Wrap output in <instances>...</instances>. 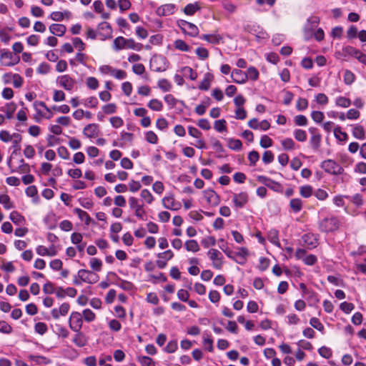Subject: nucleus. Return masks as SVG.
Wrapping results in <instances>:
<instances>
[{
    "label": "nucleus",
    "mask_w": 366,
    "mask_h": 366,
    "mask_svg": "<svg viewBox=\"0 0 366 366\" xmlns=\"http://www.w3.org/2000/svg\"><path fill=\"white\" fill-rule=\"evenodd\" d=\"M112 48L116 51L122 49H133L139 51L142 49L143 45L141 43L136 42L133 39L118 36L114 39Z\"/></svg>",
    "instance_id": "f257e3e1"
},
{
    "label": "nucleus",
    "mask_w": 366,
    "mask_h": 366,
    "mask_svg": "<svg viewBox=\"0 0 366 366\" xmlns=\"http://www.w3.org/2000/svg\"><path fill=\"white\" fill-rule=\"evenodd\" d=\"M33 107L36 112L34 119L36 122H40L42 119H50L54 116L51 109L49 108L44 102L36 101Z\"/></svg>",
    "instance_id": "f03ea898"
},
{
    "label": "nucleus",
    "mask_w": 366,
    "mask_h": 366,
    "mask_svg": "<svg viewBox=\"0 0 366 366\" xmlns=\"http://www.w3.org/2000/svg\"><path fill=\"white\" fill-rule=\"evenodd\" d=\"M339 227L340 220L335 216L323 218L319 222V229L322 232H332L337 230Z\"/></svg>",
    "instance_id": "7ed1b4c3"
},
{
    "label": "nucleus",
    "mask_w": 366,
    "mask_h": 366,
    "mask_svg": "<svg viewBox=\"0 0 366 366\" xmlns=\"http://www.w3.org/2000/svg\"><path fill=\"white\" fill-rule=\"evenodd\" d=\"M169 67V61L165 56L160 54L154 55L150 60V68L156 72L166 71Z\"/></svg>",
    "instance_id": "20e7f679"
},
{
    "label": "nucleus",
    "mask_w": 366,
    "mask_h": 366,
    "mask_svg": "<svg viewBox=\"0 0 366 366\" xmlns=\"http://www.w3.org/2000/svg\"><path fill=\"white\" fill-rule=\"evenodd\" d=\"M20 61L19 56L12 54L9 50L0 49V64L4 66H13Z\"/></svg>",
    "instance_id": "39448f33"
},
{
    "label": "nucleus",
    "mask_w": 366,
    "mask_h": 366,
    "mask_svg": "<svg viewBox=\"0 0 366 366\" xmlns=\"http://www.w3.org/2000/svg\"><path fill=\"white\" fill-rule=\"evenodd\" d=\"M129 207L134 211V215L141 220L147 219V212L144 209V205L139 203L137 198L134 197H130L129 199Z\"/></svg>",
    "instance_id": "423d86ee"
},
{
    "label": "nucleus",
    "mask_w": 366,
    "mask_h": 366,
    "mask_svg": "<svg viewBox=\"0 0 366 366\" xmlns=\"http://www.w3.org/2000/svg\"><path fill=\"white\" fill-rule=\"evenodd\" d=\"M56 83L66 91H72L76 86V81L69 74L59 76L56 79Z\"/></svg>",
    "instance_id": "0eeeda50"
},
{
    "label": "nucleus",
    "mask_w": 366,
    "mask_h": 366,
    "mask_svg": "<svg viewBox=\"0 0 366 366\" xmlns=\"http://www.w3.org/2000/svg\"><path fill=\"white\" fill-rule=\"evenodd\" d=\"M83 325L82 315L79 312H72L69 319V326L74 332L81 330Z\"/></svg>",
    "instance_id": "6e6552de"
},
{
    "label": "nucleus",
    "mask_w": 366,
    "mask_h": 366,
    "mask_svg": "<svg viewBox=\"0 0 366 366\" xmlns=\"http://www.w3.org/2000/svg\"><path fill=\"white\" fill-rule=\"evenodd\" d=\"M178 25L184 34L192 37H195L199 34V29L193 23L185 20H179Z\"/></svg>",
    "instance_id": "1a4fd4ad"
},
{
    "label": "nucleus",
    "mask_w": 366,
    "mask_h": 366,
    "mask_svg": "<svg viewBox=\"0 0 366 366\" xmlns=\"http://www.w3.org/2000/svg\"><path fill=\"white\" fill-rule=\"evenodd\" d=\"M78 272L79 277L85 283L92 285L97 282L99 280V276L92 271L81 269Z\"/></svg>",
    "instance_id": "9d476101"
},
{
    "label": "nucleus",
    "mask_w": 366,
    "mask_h": 366,
    "mask_svg": "<svg viewBox=\"0 0 366 366\" xmlns=\"http://www.w3.org/2000/svg\"><path fill=\"white\" fill-rule=\"evenodd\" d=\"M174 252L171 249L159 252L157 254V259L156 264L159 269H164L167 264V262L174 257Z\"/></svg>",
    "instance_id": "9b49d317"
},
{
    "label": "nucleus",
    "mask_w": 366,
    "mask_h": 366,
    "mask_svg": "<svg viewBox=\"0 0 366 366\" xmlns=\"http://www.w3.org/2000/svg\"><path fill=\"white\" fill-rule=\"evenodd\" d=\"M162 204L164 208L172 211H177L181 209L182 204L177 201L173 194L165 196L162 199Z\"/></svg>",
    "instance_id": "f8f14e48"
},
{
    "label": "nucleus",
    "mask_w": 366,
    "mask_h": 366,
    "mask_svg": "<svg viewBox=\"0 0 366 366\" xmlns=\"http://www.w3.org/2000/svg\"><path fill=\"white\" fill-rule=\"evenodd\" d=\"M207 255L212 261L213 267L217 269H220L223 264V256L222 253L216 249H210L207 252Z\"/></svg>",
    "instance_id": "ddd939ff"
},
{
    "label": "nucleus",
    "mask_w": 366,
    "mask_h": 366,
    "mask_svg": "<svg viewBox=\"0 0 366 366\" xmlns=\"http://www.w3.org/2000/svg\"><path fill=\"white\" fill-rule=\"evenodd\" d=\"M321 167L327 173L339 174L343 171L342 166L338 162H322Z\"/></svg>",
    "instance_id": "4468645a"
},
{
    "label": "nucleus",
    "mask_w": 366,
    "mask_h": 366,
    "mask_svg": "<svg viewBox=\"0 0 366 366\" xmlns=\"http://www.w3.org/2000/svg\"><path fill=\"white\" fill-rule=\"evenodd\" d=\"M11 172L27 174L30 172V166L24 162H7Z\"/></svg>",
    "instance_id": "2eb2a0df"
},
{
    "label": "nucleus",
    "mask_w": 366,
    "mask_h": 366,
    "mask_svg": "<svg viewBox=\"0 0 366 366\" xmlns=\"http://www.w3.org/2000/svg\"><path fill=\"white\" fill-rule=\"evenodd\" d=\"M258 181L271 190L276 192H282L283 187L281 184L264 176H259Z\"/></svg>",
    "instance_id": "dca6fc26"
},
{
    "label": "nucleus",
    "mask_w": 366,
    "mask_h": 366,
    "mask_svg": "<svg viewBox=\"0 0 366 366\" xmlns=\"http://www.w3.org/2000/svg\"><path fill=\"white\" fill-rule=\"evenodd\" d=\"M248 194L245 192L234 194L232 197L234 207L236 209L244 207L248 202Z\"/></svg>",
    "instance_id": "f3484780"
},
{
    "label": "nucleus",
    "mask_w": 366,
    "mask_h": 366,
    "mask_svg": "<svg viewBox=\"0 0 366 366\" xmlns=\"http://www.w3.org/2000/svg\"><path fill=\"white\" fill-rule=\"evenodd\" d=\"M319 23L320 18L318 16H312L307 19V24L305 26V36L306 39H309L312 36V31Z\"/></svg>",
    "instance_id": "a211bd4d"
},
{
    "label": "nucleus",
    "mask_w": 366,
    "mask_h": 366,
    "mask_svg": "<svg viewBox=\"0 0 366 366\" xmlns=\"http://www.w3.org/2000/svg\"><path fill=\"white\" fill-rule=\"evenodd\" d=\"M97 32L102 39L104 40L112 37V29L108 22L103 21L98 25Z\"/></svg>",
    "instance_id": "6ab92c4d"
},
{
    "label": "nucleus",
    "mask_w": 366,
    "mask_h": 366,
    "mask_svg": "<svg viewBox=\"0 0 366 366\" xmlns=\"http://www.w3.org/2000/svg\"><path fill=\"white\" fill-rule=\"evenodd\" d=\"M203 196L206 202L210 206H217L220 199L219 195L212 189H206L203 192Z\"/></svg>",
    "instance_id": "aec40b11"
},
{
    "label": "nucleus",
    "mask_w": 366,
    "mask_h": 366,
    "mask_svg": "<svg viewBox=\"0 0 366 366\" xmlns=\"http://www.w3.org/2000/svg\"><path fill=\"white\" fill-rule=\"evenodd\" d=\"M248 126L252 129H260L267 131L270 127V123L267 120L259 122L257 119L254 118L248 122Z\"/></svg>",
    "instance_id": "412c9836"
},
{
    "label": "nucleus",
    "mask_w": 366,
    "mask_h": 366,
    "mask_svg": "<svg viewBox=\"0 0 366 366\" xmlns=\"http://www.w3.org/2000/svg\"><path fill=\"white\" fill-rule=\"evenodd\" d=\"M99 133V125L94 123L87 124L83 129V134L90 139L97 137Z\"/></svg>",
    "instance_id": "4be33fe9"
},
{
    "label": "nucleus",
    "mask_w": 366,
    "mask_h": 366,
    "mask_svg": "<svg viewBox=\"0 0 366 366\" xmlns=\"http://www.w3.org/2000/svg\"><path fill=\"white\" fill-rule=\"evenodd\" d=\"M231 78L232 81L239 84H243L247 81L246 72L237 69L231 71Z\"/></svg>",
    "instance_id": "5701e85b"
},
{
    "label": "nucleus",
    "mask_w": 366,
    "mask_h": 366,
    "mask_svg": "<svg viewBox=\"0 0 366 366\" xmlns=\"http://www.w3.org/2000/svg\"><path fill=\"white\" fill-rule=\"evenodd\" d=\"M74 332L75 334L72 338V342L74 344L79 347H83L86 346L88 344L89 340L87 336L81 332V330Z\"/></svg>",
    "instance_id": "b1692460"
},
{
    "label": "nucleus",
    "mask_w": 366,
    "mask_h": 366,
    "mask_svg": "<svg viewBox=\"0 0 366 366\" xmlns=\"http://www.w3.org/2000/svg\"><path fill=\"white\" fill-rule=\"evenodd\" d=\"M69 304L65 302L61 304L59 308H54L51 311V314L54 319L57 320L61 316H65L69 312Z\"/></svg>",
    "instance_id": "393cba45"
},
{
    "label": "nucleus",
    "mask_w": 366,
    "mask_h": 366,
    "mask_svg": "<svg viewBox=\"0 0 366 366\" xmlns=\"http://www.w3.org/2000/svg\"><path fill=\"white\" fill-rule=\"evenodd\" d=\"M249 32L254 35L258 41L264 40L269 37L267 33L258 25H253L249 29Z\"/></svg>",
    "instance_id": "a878e982"
},
{
    "label": "nucleus",
    "mask_w": 366,
    "mask_h": 366,
    "mask_svg": "<svg viewBox=\"0 0 366 366\" xmlns=\"http://www.w3.org/2000/svg\"><path fill=\"white\" fill-rule=\"evenodd\" d=\"M345 51L347 54L354 56L360 62L366 65V55L365 54L352 46H347Z\"/></svg>",
    "instance_id": "bb28decb"
},
{
    "label": "nucleus",
    "mask_w": 366,
    "mask_h": 366,
    "mask_svg": "<svg viewBox=\"0 0 366 366\" xmlns=\"http://www.w3.org/2000/svg\"><path fill=\"white\" fill-rule=\"evenodd\" d=\"M200 39L213 44H219L223 40L222 36L217 32L210 34H202Z\"/></svg>",
    "instance_id": "cd10ccee"
},
{
    "label": "nucleus",
    "mask_w": 366,
    "mask_h": 366,
    "mask_svg": "<svg viewBox=\"0 0 366 366\" xmlns=\"http://www.w3.org/2000/svg\"><path fill=\"white\" fill-rule=\"evenodd\" d=\"M309 131L312 134L310 138V144L313 148L317 149L320 146L322 137L316 128L311 127Z\"/></svg>",
    "instance_id": "c85d7f7f"
},
{
    "label": "nucleus",
    "mask_w": 366,
    "mask_h": 366,
    "mask_svg": "<svg viewBox=\"0 0 366 366\" xmlns=\"http://www.w3.org/2000/svg\"><path fill=\"white\" fill-rule=\"evenodd\" d=\"M0 139L4 142H8L14 140V142L15 144H17L19 142H20L21 137L18 134H14L13 135H11L6 131H1L0 132Z\"/></svg>",
    "instance_id": "c756f323"
},
{
    "label": "nucleus",
    "mask_w": 366,
    "mask_h": 366,
    "mask_svg": "<svg viewBox=\"0 0 366 366\" xmlns=\"http://www.w3.org/2000/svg\"><path fill=\"white\" fill-rule=\"evenodd\" d=\"M50 32L56 36H62L66 31V27L61 24H52L49 26Z\"/></svg>",
    "instance_id": "7c9ffc66"
},
{
    "label": "nucleus",
    "mask_w": 366,
    "mask_h": 366,
    "mask_svg": "<svg viewBox=\"0 0 366 366\" xmlns=\"http://www.w3.org/2000/svg\"><path fill=\"white\" fill-rule=\"evenodd\" d=\"M74 212L78 216L79 219L84 222L85 225L89 226L92 222V219L89 214L79 208H75Z\"/></svg>",
    "instance_id": "2f4dec72"
},
{
    "label": "nucleus",
    "mask_w": 366,
    "mask_h": 366,
    "mask_svg": "<svg viewBox=\"0 0 366 366\" xmlns=\"http://www.w3.org/2000/svg\"><path fill=\"white\" fill-rule=\"evenodd\" d=\"M9 219L14 224L19 226H22L26 222L24 217L16 211H13L10 213Z\"/></svg>",
    "instance_id": "473e14b6"
},
{
    "label": "nucleus",
    "mask_w": 366,
    "mask_h": 366,
    "mask_svg": "<svg viewBox=\"0 0 366 366\" xmlns=\"http://www.w3.org/2000/svg\"><path fill=\"white\" fill-rule=\"evenodd\" d=\"M302 241L308 249H312L317 247V239L312 234H305L302 236Z\"/></svg>",
    "instance_id": "72a5a7b5"
},
{
    "label": "nucleus",
    "mask_w": 366,
    "mask_h": 366,
    "mask_svg": "<svg viewBox=\"0 0 366 366\" xmlns=\"http://www.w3.org/2000/svg\"><path fill=\"white\" fill-rule=\"evenodd\" d=\"M71 12L69 11H53L51 13L49 17L51 20L54 21H62L64 18H70Z\"/></svg>",
    "instance_id": "f704fd0d"
},
{
    "label": "nucleus",
    "mask_w": 366,
    "mask_h": 366,
    "mask_svg": "<svg viewBox=\"0 0 366 366\" xmlns=\"http://www.w3.org/2000/svg\"><path fill=\"white\" fill-rule=\"evenodd\" d=\"M81 104L86 108L95 109L99 104V101L96 97L92 96L81 99Z\"/></svg>",
    "instance_id": "c9c22d12"
},
{
    "label": "nucleus",
    "mask_w": 366,
    "mask_h": 366,
    "mask_svg": "<svg viewBox=\"0 0 366 366\" xmlns=\"http://www.w3.org/2000/svg\"><path fill=\"white\" fill-rule=\"evenodd\" d=\"M267 238L269 241L277 247H281L279 240V232L277 229H270L267 233Z\"/></svg>",
    "instance_id": "e433bc0d"
},
{
    "label": "nucleus",
    "mask_w": 366,
    "mask_h": 366,
    "mask_svg": "<svg viewBox=\"0 0 366 366\" xmlns=\"http://www.w3.org/2000/svg\"><path fill=\"white\" fill-rule=\"evenodd\" d=\"M181 72L182 73V75L189 79L190 80L194 81L197 79L198 74L197 73L192 69L190 66H184L181 69Z\"/></svg>",
    "instance_id": "4c0bfd02"
},
{
    "label": "nucleus",
    "mask_w": 366,
    "mask_h": 366,
    "mask_svg": "<svg viewBox=\"0 0 366 366\" xmlns=\"http://www.w3.org/2000/svg\"><path fill=\"white\" fill-rule=\"evenodd\" d=\"M175 9V6L172 4H167L162 6L157 10L159 14L163 16L170 15L174 13Z\"/></svg>",
    "instance_id": "58836bf2"
},
{
    "label": "nucleus",
    "mask_w": 366,
    "mask_h": 366,
    "mask_svg": "<svg viewBox=\"0 0 366 366\" xmlns=\"http://www.w3.org/2000/svg\"><path fill=\"white\" fill-rule=\"evenodd\" d=\"M213 79V76L210 73H206L204 79L199 85V89L201 90L207 91L209 89L211 81Z\"/></svg>",
    "instance_id": "ea45409f"
},
{
    "label": "nucleus",
    "mask_w": 366,
    "mask_h": 366,
    "mask_svg": "<svg viewBox=\"0 0 366 366\" xmlns=\"http://www.w3.org/2000/svg\"><path fill=\"white\" fill-rule=\"evenodd\" d=\"M303 202L299 198L292 199L290 202V207L295 213L300 212L302 209Z\"/></svg>",
    "instance_id": "a19ab883"
},
{
    "label": "nucleus",
    "mask_w": 366,
    "mask_h": 366,
    "mask_svg": "<svg viewBox=\"0 0 366 366\" xmlns=\"http://www.w3.org/2000/svg\"><path fill=\"white\" fill-rule=\"evenodd\" d=\"M184 247L187 251L192 252H197L200 249V247L195 239L187 240L184 243Z\"/></svg>",
    "instance_id": "79ce46f5"
},
{
    "label": "nucleus",
    "mask_w": 366,
    "mask_h": 366,
    "mask_svg": "<svg viewBox=\"0 0 366 366\" xmlns=\"http://www.w3.org/2000/svg\"><path fill=\"white\" fill-rule=\"evenodd\" d=\"M16 104L14 103L6 104L0 110L4 112L7 119H10L13 117L14 113L16 110Z\"/></svg>",
    "instance_id": "37998d69"
},
{
    "label": "nucleus",
    "mask_w": 366,
    "mask_h": 366,
    "mask_svg": "<svg viewBox=\"0 0 366 366\" xmlns=\"http://www.w3.org/2000/svg\"><path fill=\"white\" fill-rule=\"evenodd\" d=\"M147 107L155 112H160L163 109L162 102L157 99H152L150 100L147 104Z\"/></svg>",
    "instance_id": "c03bdc74"
},
{
    "label": "nucleus",
    "mask_w": 366,
    "mask_h": 366,
    "mask_svg": "<svg viewBox=\"0 0 366 366\" xmlns=\"http://www.w3.org/2000/svg\"><path fill=\"white\" fill-rule=\"evenodd\" d=\"M140 197L142 201H144L146 204H151L154 200L152 194L150 192L149 190L147 189H142L141 191Z\"/></svg>",
    "instance_id": "a18cd8bd"
},
{
    "label": "nucleus",
    "mask_w": 366,
    "mask_h": 366,
    "mask_svg": "<svg viewBox=\"0 0 366 366\" xmlns=\"http://www.w3.org/2000/svg\"><path fill=\"white\" fill-rule=\"evenodd\" d=\"M200 9V6L198 2H194L193 4H189L185 6L184 8V12L185 14L192 16L194 14L196 11Z\"/></svg>",
    "instance_id": "49530a36"
},
{
    "label": "nucleus",
    "mask_w": 366,
    "mask_h": 366,
    "mask_svg": "<svg viewBox=\"0 0 366 366\" xmlns=\"http://www.w3.org/2000/svg\"><path fill=\"white\" fill-rule=\"evenodd\" d=\"M174 46L176 49L181 51L188 52L191 50V47L182 39L175 40L174 42Z\"/></svg>",
    "instance_id": "de8ad7c7"
},
{
    "label": "nucleus",
    "mask_w": 366,
    "mask_h": 366,
    "mask_svg": "<svg viewBox=\"0 0 366 366\" xmlns=\"http://www.w3.org/2000/svg\"><path fill=\"white\" fill-rule=\"evenodd\" d=\"M353 136L358 139H364L365 138V130L362 126L356 124L352 129Z\"/></svg>",
    "instance_id": "09e8293b"
},
{
    "label": "nucleus",
    "mask_w": 366,
    "mask_h": 366,
    "mask_svg": "<svg viewBox=\"0 0 366 366\" xmlns=\"http://www.w3.org/2000/svg\"><path fill=\"white\" fill-rule=\"evenodd\" d=\"M351 100L345 97L340 96L335 99V105L339 107L347 108L351 105Z\"/></svg>",
    "instance_id": "8fccbe9b"
},
{
    "label": "nucleus",
    "mask_w": 366,
    "mask_h": 366,
    "mask_svg": "<svg viewBox=\"0 0 366 366\" xmlns=\"http://www.w3.org/2000/svg\"><path fill=\"white\" fill-rule=\"evenodd\" d=\"M82 318L83 320H84L86 322H92L95 320L96 319V315L95 313L92 311L90 309H85L82 311Z\"/></svg>",
    "instance_id": "3c124183"
},
{
    "label": "nucleus",
    "mask_w": 366,
    "mask_h": 366,
    "mask_svg": "<svg viewBox=\"0 0 366 366\" xmlns=\"http://www.w3.org/2000/svg\"><path fill=\"white\" fill-rule=\"evenodd\" d=\"M203 345L204 346L205 350L209 352H213L214 346H213V340L211 337V335H203Z\"/></svg>",
    "instance_id": "603ef678"
},
{
    "label": "nucleus",
    "mask_w": 366,
    "mask_h": 366,
    "mask_svg": "<svg viewBox=\"0 0 366 366\" xmlns=\"http://www.w3.org/2000/svg\"><path fill=\"white\" fill-rule=\"evenodd\" d=\"M25 193L28 197H33V202L36 204L39 202V197L37 196V189L35 186H29L26 190Z\"/></svg>",
    "instance_id": "864d4df0"
},
{
    "label": "nucleus",
    "mask_w": 366,
    "mask_h": 366,
    "mask_svg": "<svg viewBox=\"0 0 366 366\" xmlns=\"http://www.w3.org/2000/svg\"><path fill=\"white\" fill-rule=\"evenodd\" d=\"M157 84L159 88L164 92H169L172 88L171 82L166 79H159Z\"/></svg>",
    "instance_id": "5fc2aeb1"
},
{
    "label": "nucleus",
    "mask_w": 366,
    "mask_h": 366,
    "mask_svg": "<svg viewBox=\"0 0 366 366\" xmlns=\"http://www.w3.org/2000/svg\"><path fill=\"white\" fill-rule=\"evenodd\" d=\"M0 204H1L6 209H10L14 207V205L11 202L7 194L0 195Z\"/></svg>",
    "instance_id": "6e6d98bb"
},
{
    "label": "nucleus",
    "mask_w": 366,
    "mask_h": 366,
    "mask_svg": "<svg viewBox=\"0 0 366 366\" xmlns=\"http://www.w3.org/2000/svg\"><path fill=\"white\" fill-rule=\"evenodd\" d=\"M246 72V75L247 76V80L250 79L252 81H256L259 78V71L258 70L254 67L250 66L247 69Z\"/></svg>",
    "instance_id": "4d7b16f0"
},
{
    "label": "nucleus",
    "mask_w": 366,
    "mask_h": 366,
    "mask_svg": "<svg viewBox=\"0 0 366 366\" xmlns=\"http://www.w3.org/2000/svg\"><path fill=\"white\" fill-rule=\"evenodd\" d=\"M89 265L93 270L99 272L102 270V262L98 258L92 257L89 260Z\"/></svg>",
    "instance_id": "13d9d810"
},
{
    "label": "nucleus",
    "mask_w": 366,
    "mask_h": 366,
    "mask_svg": "<svg viewBox=\"0 0 366 366\" xmlns=\"http://www.w3.org/2000/svg\"><path fill=\"white\" fill-rule=\"evenodd\" d=\"M134 139V135L132 133L122 131L120 134V140L122 141V144H127L132 142Z\"/></svg>",
    "instance_id": "bf43d9fd"
},
{
    "label": "nucleus",
    "mask_w": 366,
    "mask_h": 366,
    "mask_svg": "<svg viewBox=\"0 0 366 366\" xmlns=\"http://www.w3.org/2000/svg\"><path fill=\"white\" fill-rule=\"evenodd\" d=\"M310 324L313 328L317 330L318 331L321 332L322 333H324L325 327L318 318L312 317L310 320Z\"/></svg>",
    "instance_id": "052dcab7"
},
{
    "label": "nucleus",
    "mask_w": 366,
    "mask_h": 366,
    "mask_svg": "<svg viewBox=\"0 0 366 366\" xmlns=\"http://www.w3.org/2000/svg\"><path fill=\"white\" fill-rule=\"evenodd\" d=\"M300 194L302 197L309 198L312 194V188L310 185H304L300 187Z\"/></svg>",
    "instance_id": "680f3d73"
},
{
    "label": "nucleus",
    "mask_w": 366,
    "mask_h": 366,
    "mask_svg": "<svg viewBox=\"0 0 366 366\" xmlns=\"http://www.w3.org/2000/svg\"><path fill=\"white\" fill-rule=\"evenodd\" d=\"M334 135L340 142H345L347 139V134L342 132L339 127L334 129Z\"/></svg>",
    "instance_id": "e2e57ef3"
},
{
    "label": "nucleus",
    "mask_w": 366,
    "mask_h": 366,
    "mask_svg": "<svg viewBox=\"0 0 366 366\" xmlns=\"http://www.w3.org/2000/svg\"><path fill=\"white\" fill-rule=\"evenodd\" d=\"M138 361L142 366H156L155 362L148 356H140Z\"/></svg>",
    "instance_id": "0e129e2a"
},
{
    "label": "nucleus",
    "mask_w": 366,
    "mask_h": 366,
    "mask_svg": "<svg viewBox=\"0 0 366 366\" xmlns=\"http://www.w3.org/2000/svg\"><path fill=\"white\" fill-rule=\"evenodd\" d=\"M86 85L90 89L96 90L98 89L99 84L97 78L89 76L86 79Z\"/></svg>",
    "instance_id": "69168bd1"
},
{
    "label": "nucleus",
    "mask_w": 366,
    "mask_h": 366,
    "mask_svg": "<svg viewBox=\"0 0 366 366\" xmlns=\"http://www.w3.org/2000/svg\"><path fill=\"white\" fill-rule=\"evenodd\" d=\"M55 122L57 123L59 125H60L61 127H67L71 124V120L69 117L61 116V117H59L58 118H56V119L55 120Z\"/></svg>",
    "instance_id": "338daca9"
},
{
    "label": "nucleus",
    "mask_w": 366,
    "mask_h": 366,
    "mask_svg": "<svg viewBox=\"0 0 366 366\" xmlns=\"http://www.w3.org/2000/svg\"><path fill=\"white\" fill-rule=\"evenodd\" d=\"M315 101L320 105L325 106L328 104L329 99L326 94L323 93H319L315 97Z\"/></svg>",
    "instance_id": "774afa93"
}]
</instances>
